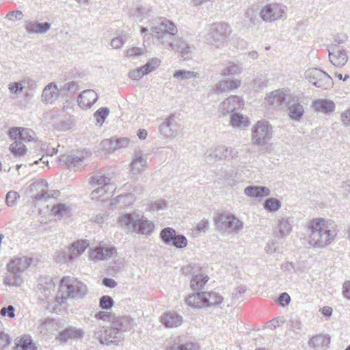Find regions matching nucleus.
I'll return each instance as SVG.
<instances>
[{"label":"nucleus","mask_w":350,"mask_h":350,"mask_svg":"<svg viewBox=\"0 0 350 350\" xmlns=\"http://www.w3.org/2000/svg\"><path fill=\"white\" fill-rule=\"evenodd\" d=\"M88 293L86 285L76 278L65 276L60 280L56 301L63 304L68 298L82 299Z\"/></svg>","instance_id":"7ed1b4c3"},{"label":"nucleus","mask_w":350,"mask_h":350,"mask_svg":"<svg viewBox=\"0 0 350 350\" xmlns=\"http://www.w3.org/2000/svg\"><path fill=\"white\" fill-rule=\"evenodd\" d=\"M50 28L51 24L47 22L38 23L32 21H26L25 30L29 33H45Z\"/></svg>","instance_id":"cd10ccee"},{"label":"nucleus","mask_w":350,"mask_h":350,"mask_svg":"<svg viewBox=\"0 0 350 350\" xmlns=\"http://www.w3.org/2000/svg\"><path fill=\"white\" fill-rule=\"evenodd\" d=\"M38 288L46 298L49 297L55 289V284L52 278L46 276L40 278Z\"/></svg>","instance_id":"f704fd0d"},{"label":"nucleus","mask_w":350,"mask_h":350,"mask_svg":"<svg viewBox=\"0 0 350 350\" xmlns=\"http://www.w3.org/2000/svg\"><path fill=\"white\" fill-rule=\"evenodd\" d=\"M14 342L16 347L20 348L21 350H36L37 349L31 336L28 334H23L16 338Z\"/></svg>","instance_id":"2f4dec72"},{"label":"nucleus","mask_w":350,"mask_h":350,"mask_svg":"<svg viewBox=\"0 0 350 350\" xmlns=\"http://www.w3.org/2000/svg\"><path fill=\"white\" fill-rule=\"evenodd\" d=\"M208 280L207 275L198 274L193 275L190 282L191 288L193 291H198L203 288Z\"/></svg>","instance_id":"79ce46f5"},{"label":"nucleus","mask_w":350,"mask_h":350,"mask_svg":"<svg viewBox=\"0 0 350 350\" xmlns=\"http://www.w3.org/2000/svg\"><path fill=\"white\" fill-rule=\"evenodd\" d=\"M89 243L86 240H81L74 242L68 248V254L65 252H59L57 258L64 262L71 261L81 256L88 247Z\"/></svg>","instance_id":"ddd939ff"},{"label":"nucleus","mask_w":350,"mask_h":350,"mask_svg":"<svg viewBox=\"0 0 350 350\" xmlns=\"http://www.w3.org/2000/svg\"><path fill=\"white\" fill-rule=\"evenodd\" d=\"M98 99L97 94L93 90L83 91L78 97V104L81 108H90Z\"/></svg>","instance_id":"a878e982"},{"label":"nucleus","mask_w":350,"mask_h":350,"mask_svg":"<svg viewBox=\"0 0 350 350\" xmlns=\"http://www.w3.org/2000/svg\"><path fill=\"white\" fill-rule=\"evenodd\" d=\"M10 343V338L8 334L4 332V327L0 321V349L6 348Z\"/></svg>","instance_id":"4d7b16f0"},{"label":"nucleus","mask_w":350,"mask_h":350,"mask_svg":"<svg viewBox=\"0 0 350 350\" xmlns=\"http://www.w3.org/2000/svg\"><path fill=\"white\" fill-rule=\"evenodd\" d=\"M249 119L239 113H233L230 117V124L234 128L244 129L249 126Z\"/></svg>","instance_id":"58836bf2"},{"label":"nucleus","mask_w":350,"mask_h":350,"mask_svg":"<svg viewBox=\"0 0 350 350\" xmlns=\"http://www.w3.org/2000/svg\"><path fill=\"white\" fill-rule=\"evenodd\" d=\"M133 320L129 317L113 318L110 327H98L94 337L103 345L117 344L122 338V333L131 329Z\"/></svg>","instance_id":"f03ea898"},{"label":"nucleus","mask_w":350,"mask_h":350,"mask_svg":"<svg viewBox=\"0 0 350 350\" xmlns=\"http://www.w3.org/2000/svg\"><path fill=\"white\" fill-rule=\"evenodd\" d=\"M31 190L33 189H40V191L38 192L35 196L34 199L36 201H39L41 200H47L50 198H55L59 194L58 191L55 190H49L46 189L47 187V182L45 180H39L34 183L31 185Z\"/></svg>","instance_id":"6ab92c4d"},{"label":"nucleus","mask_w":350,"mask_h":350,"mask_svg":"<svg viewBox=\"0 0 350 350\" xmlns=\"http://www.w3.org/2000/svg\"><path fill=\"white\" fill-rule=\"evenodd\" d=\"M19 197L20 196L16 191H8L5 196V202L7 205L9 206H12L15 205Z\"/></svg>","instance_id":"69168bd1"},{"label":"nucleus","mask_w":350,"mask_h":350,"mask_svg":"<svg viewBox=\"0 0 350 350\" xmlns=\"http://www.w3.org/2000/svg\"><path fill=\"white\" fill-rule=\"evenodd\" d=\"M21 81L25 89L27 88L28 90H34L38 87L37 81L31 77H25Z\"/></svg>","instance_id":"e2e57ef3"},{"label":"nucleus","mask_w":350,"mask_h":350,"mask_svg":"<svg viewBox=\"0 0 350 350\" xmlns=\"http://www.w3.org/2000/svg\"><path fill=\"white\" fill-rule=\"evenodd\" d=\"M116 254V248L114 246L100 244L98 246L90 248L89 258L94 262L107 260Z\"/></svg>","instance_id":"9b49d317"},{"label":"nucleus","mask_w":350,"mask_h":350,"mask_svg":"<svg viewBox=\"0 0 350 350\" xmlns=\"http://www.w3.org/2000/svg\"><path fill=\"white\" fill-rule=\"evenodd\" d=\"M178 32L175 24L171 21L163 18L161 21L151 29V34L153 37L163 40L167 35L174 36Z\"/></svg>","instance_id":"1a4fd4ad"},{"label":"nucleus","mask_w":350,"mask_h":350,"mask_svg":"<svg viewBox=\"0 0 350 350\" xmlns=\"http://www.w3.org/2000/svg\"><path fill=\"white\" fill-rule=\"evenodd\" d=\"M154 224L147 219H136L133 224V231L142 234L150 235L154 230Z\"/></svg>","instance_id":"393cba45"},{"label":"nucleus","mask_w":350,"mask_h":350,"mask_svg":"<svg viewBox=\"0 0 350 350\" xmlns=\"http://www.w3.org/2000/svg\"><path fill=\"white\" fill-rule=\"evenodd\" d=\"M161 61L157 58H153L148 61L144 66H142L146 75L154 70L159 65Z\"/></svg>","instance_id":"680f3d73"},{"label":"nucleus","mask_w":350,"mask_h":350,"mask_svg":"<svg viewBox=\"0 0 350 350\" xmlns=\"http://www.w3.org/2000/svg\"><path fill=\"white\" fill-rule=\"evenodd\" d=\"M308 243L314 248L321 249L330 245L335 239L338 229L334 221L323 218L311 220L308 226Z\"/></svg>","instance_id":"f257e3e1"},{"label":"nucleus","mask_w":350,"mask_h":350,"mask_svg":"<svg viewBox=\"0 0 350 350\" xmlns=\"http://www.w3.org/2000/svg\"><path fill=\"white\" fill-rule=\"evenodd\" d=\"M101 148L107 152H113L116 150L114 139L113 138L106 139L100 143Z\"/></svg>","instance_id":"13d9d810"},{"label":"nucleus","mask_w":350,"mask_h":350,"mask_svg":"<svg viewBox=\"0 0 350 350\" xmlns=\"http://www.w3.org/2000/svg\"><path fill=\"white\" fill-rule=\"evenodd\" d=\"M9 149L14 157L23 156L27 151L26 147L23 143L18 140H15L12 143Z\"/></svg>","instance_id":"c03bdc74"},{"label":"nucleus","mask_w":350,"mask_h":350,"mask_svg":"<svg viewBox=\"0 0 350 350\" xmlns=\"http://www.w3.org/2000/svg\"><path fill=\"white\" fill-rule=\"evenodd\" d=\"M236 157H237V152L232 148L226 147L225 146H218L214 149H211L208 155L210 160L233 159Z\"/></svg>","instance_id":"aec40b11"},{"label":"nucleus","mask_w":350,"mask_h":350,"mask_svg":"<svg viewBox=\"0 0 350 350\" xmlns=\"http://www.w3.org/2000/svg\"><path fill=\"white\" fill-rule=\"evenodd\" d=\"M83 336L84 332L81 329L70 326L59 333V339L61 342H66L69 340H81Z\"/></svg>","instance_id":"4be33fe9"},{"label":"nucleus","mask_w":350,"mask_h":350,"mask_svg":"<svg viewBox=\"0 0 350 350\" xmlns=\"http://www.w3.org/2000/svg\"><path fill=\"white\" fill-rule=\"evenodd\" d=\"M146 72L144 71V68H142V66L138 68L137 69L131 70L129 72V77L133 79V80H139L143 76L146 75Z\"/></svg>","instance_id":"774afa93"},{"label":"nucleus","mask_w":350,"mask_h":350,"mask_svg":"<svg viewBox=\"0 0 350 350\" xmlns=\"http://www.w3.org/2000/svg\"><path fill=\"white\" fill-rule=\"evenodd\" d=\"M281 202L274 198L266 199L263 203V207L269 212H276L281 208Z\"/></svg>","instance_id":"49530a36"},{"label":"nucleus","mask_w":350,"mask_h":350,"mask_svg":"<svg viewBox=\"0 0 350 350\" xmlns=\"http://www.w3.org/2000/svg\"><path fill=\"white\" fill-rule=\"evenodd\" d=\"M240 72L241 69L237 65L234 64H230L228 66L223 69L221 75L224 77H230L239 74Z\"/></svg>","instance_id":"6e6d98bb"},{"label":"nucleus","mask_w":350,"mask_h":350,"mask_svg":"<svg viewBox=\"0 0 350 350\" xmlns=\"http://www.w3.org/2000/svg\"><path fill=\"white\" fill-rule=\"evenodd\" d=\"M169 46L181 53L182 58L185 60L190 58L192 52L194 50V46L189 45L183 40L179 39L176 43H169Z\"/></svg>","instance_id":"bb28decb"},{"label":"nucleus","mask_w":350,"mask_h":350,"mask_svg":"<svg viewBox=\"0 0 350 350\" xmlns=\"http://www.w3.org/2000/svg\"><path fill=\"white\" fill-rule=\"evenodd\" d=\"M286 105L289 118L295 122H299L305 111L301 98L297 95H289Z\"/></svg>","instance_id":"f8f14e48"},{"label":"nucleus","mask_w":350,"mask_h":350,"mask_svg":"<svg viewBox=\"0 0 350 350\" xmlns=\"http://www.w3.org/2000/svg\"><path fill=\"white\" fill-rule=\"evenodd\" d=\"M231 33L230 27L224 23H215L211 27V32L206 40L211 44L219 47Z\"/></svg>","instance_id":"6e6552de"},{"label":"nucleus","mask_w":350,"mask_h":350,"mask_svg":"<svg viewBox=\"0 0 350 350\" xmlns=\"http://www.w3.org/2000/svg\"><path fill=\"white\" fill-rule=\"evenodd\" d=\"M187 239L183 234H176L174 237L172 238L170 245L174 246L177 249H182L187 246Z\"/></svg>","instance_id":"603ef678"},{"label":"nucleus","mask_w":350,"mask_h":350,"mask_svg":"<svg viewBox=\"0 0 350 350\" xmlns=\"http://www.w3.org/2000/svg\"><path fill=\"white\" fill-rule=\"evenodd\" d=\"M256 21L257 17L254 9H247L244 14L243 22L245 25L252 27L256 24Z\"/></svg>","instance_id":"8fccbe9b"},{"label":"nucleus","mask_w":350,"mask_h":350,"mask_svg":"<svg viewBox=\"0 0 350 350\" xmlns=\"http://www.w3.org/2000/svg\"><path fill=\"white\" fill-rule=\"evenodd\" d=\"M329 59L335 66H343L348 60V56L345 50H338L331 52L329 50Z\"/></svg>","instance_id":"473e14b6"},{"label":"nucleus","mask_w":350,"mask_h":350,"mask_svg":"<svg viewBox=\"0 0 350 350\" xmlns=\"http://www.w3.org/2000/svg\"><path fill=\"white\" fill-rule=\"evenodd\" d=\"M150 10L146 8L140 7L138 8L133 14V16L136 19H139L142 21L144 18H148L150 16Z\"/></svg>","instance_id":"052dcab7"},{"label":"nucleus","mask_w":350,"mask_h":350,"mask_svg":"<svg viewBox=\"0 0 350 350\" xmlns=\"http://www.w3.org/2000/svg\"><path fill=\"white\" fill-rule=\"evenodd\" d=\"M176 232L170 227H167L161 230L160 232V238L166 245H170L172 238L174 237Z\"/></svg>","instance_id":"de8ad7c7"},{"label":"nucleus","mask_w":350,"mask_h":350,"mask_svg":"<svg viewBox=\"0 0 350 350\" xmlns=\"http://www.w3.org/2000/svg\"><path fill=\"white\" fill-rule=\"evenodd\" d=\"M162 323L167 327H174L180 325L182 322V317L174 312L165 313L161 317Z\"/></svg>","instance_id":"72a5a7b5"},{"label":"nucleus","mask_w":350,"mask_h":350,"mask_svg":"<svg viewBox=\"0 0 350 350\" xmlns=\"http://www.w3.org/2000/svg\"><path fill=\"white\" fill-rule=\"evenodd\" d=\"M330 342V338L327 335H318L312 337L308 342V345L313 349H327Z\"/></svg>","instance_id":"c9c22d12"},{"label":"nucleus","mask_w":350,"mask_h":350,"mask_svg":"<svg viewBox=\"0 0 350 350\" xmlns=\"http://www.w3.org/2000/svg\"><path fill=\"white\" fill-rule=\"evenodd\" d=\"M114 301L110 296L103 295L99 299V307L103 310H109L113 306Z\"/></svg>","instance_id":"bf43d9fd"},{"label":"nucleus","mask_w":350,"mask_h":350,"mask_svg":"<svg viewBox=\"0 0 350 350\" xmlns=\"http://www.w3.org/2000/svg\"><path fill=\"white\" fill-rule=\"evenodd\" d=\"M167 350H196L199 349L197 343L187 340L184 336L171 337L167 340Z\"/></svg>","instance_id":"dca6fc26"},{"label":"nucleus","mask_w":350,"mask_h":350,"mask_svg":"<svg viewBox=\"0 0 350 350\" xmlns=\"http://www.w3.org/2000/svg\"><path fill=\"white\" fill-rule=\"evenodd\" d=\"M244 100L239 96H230L225 99L219 106L218 111L223 116L242 109L244 106Z\"/></svg>","instance_id":"4468645a"},{"label":"nucleus","mask_w":350,"mask_h":350,"mask_svg":"<svg viewBox=\"0 0 350 350\" xmlns=\"http://www.w3.org/2000/svg\"><path fill=\"white\" fill-rule=\"evenodd\" d=\"M60 90L57 85L51 82L46 85L41 94V101L45 104H53L59 96Z\"/></svg>","instance_id":"412c9836"},{"label":"nucleus","mask_w":350,"mask_h":350,"mask_svg":"<svg viewBox=\"0 0 350 350\" xmlns=\"http://www.w3.org/2000/svg\"><path fill=\"white\" fill-rule=\"evenodd\" d=\"M51 213L56 219H60L64 217H70L71 215V208L66 204L58 203L53 206Z\"/></svg>","instance_id":"4c0bfd02"},{"label":"nucleus","mask_w":350,"mask_h":350,"mask_svg":"<svg viewBox=\"0 0 350 350\" xmlns=\"http://www.w3.org/2000/svg\"><path fill=\"white\" fill-rule=\"evenodd\" d=\"M256 349L255 350H266L267 348H277V345L279 344V338L273 339L272 345H269L271 341L269 339H265L262 336L254 338Z\"/></svg>","instance_id":"a19ab883"},{"label":"nucleus","mask_w":350,"mask_h":350,"mask_svg":"<svg viewBox=\"0 0 350 350\" xmlns=\"http://www.w3.org/2000/svg\"><path fill=\"white\" fill-rule=\"evenodd\" d=\"M228 81H220L212 89V92L215 94H219L224 92L228 91Z\"/></svg>","instance_id":"338daca9"},{"label":"nucleus","mask_w":350,"mask_h":350,"mask_svg":"<svg viewBox=\"0 0 350 350\" xmlns=\"http://www.w3.org/2000/svg\"><path fill=\"white\" fill-rule=\"evenodd\" d=\"M288 330L293 332L297 336H301L302 331L301 322L297 319H293L288 323Z\"/></svg>","instance_id":"5fc2aeb1"},{"label":"nucleus","mask_w":350,"mask_h":350,"mask_svg":"<svg viewBox=\"0 0 350 350\" xmlns=\"http://www.w3.org/2000/svg\"><path fill=\"white\" fill-rule=\"evenodd\" d=\"M55 330V325L53 319H46L38 327V331L41 334L53 333Z\"/></svg>","instance_id":"09e8293b"},{"label":"nucleus","mask_w":350,"mask_h":350,"mask_svg":"<svg viewBox=\"0 0 350 350\" xmlns=\"http://www.w3.org/2000/svg\"><path fill=\"white\" fill-rule=\"evenodd\" d=\"M206 292L198 293L189 295L186 299L187 304L193 308H202L206 306Z\"/></svg>","instance_id":"e433bc0d"},{"label":"nucleus","mask_w":350,"mask_h":350,"mask_svg":"<svg viewBox=\"0 0 350 350\" xmlns=\"http://www.w3.org/2000/svg\"><path fill=\"white\" fill-rule=\"evenodd\" d=\"M109 112V109L106 107L101 108L96 111L94 115L96 120V122L98 124H102L104 122L106 117L108 116Z\"/></svg>","instance_id":"0e129e2a"},{"label":"nucleus","mask_w":350,"mask_h":350,"mask_svg":"<svg viewBox=\"0 0 350 350\" xmlns=\"http://www.w3.org/2000/svg\"><path fill=\"white\" fill-rule=\"evenodd\" d=\"M287 7L280 3H269L260 12V18L265 22L284 20L286 18Z\"/></svg>","instance_id":"0eeeda50"},{"label":"nucleus","mask_w":350,"mask_h":350,"mask_svg":"<svg viewBox=\"0 0 350 350\" xmlns=\"http://www.w3.org/2000/svg\"><path fill=\"white\" fill-rule=\"evenodd\" d=\"M180 131V125L174 116H170L159 126L161 135L166 138L175 137Z\"/></svg>","instance_id":"2eb2a0df"},{"label":"nucleus","mask_w":350,"mask_h":350,"mask_svg":"<svg viewBox=\"0 0 350 350\" xmlns=\"http://www.w3.org/2000/svg\"><path fill=\"white\" fill-rule=\"evenodd\" d=\"M146 163V156L143 154L141 151H136L131 163V171L133 174L139 173L144 170Z\"/></svg>","instance_id":"7c9ffc66"},{"label":"nucleus","mask_w":350,"mask_h":350,"mask_svg":"<svg viewBox=\"0 0 350 350\" xmlns=\"http://www.w3.org/2000/svg\"><path fill=\"white\" fill-rule=\"evenodd\" d=\"M135 221V219L132 217L131 214H124L120 217L118 219L119 224L124 228L125 229H132L133 224Z\"/></svg>","instance_id":"3c124183"},{"label":"nucleus","mask_w":350,"mask_h":350,"mask_svg":"<svg viewBox=\"0 0 350 350\" xmlns=\"http://www.w3.org/2000/svg\"><path fill=\"white\" fill-rule=\"evenodd\" d=\"M306 79L314 86L324 90L333 85L332 77L325 72L317 68H309L305 72Z\"/></svg>","instance_id":"423d86ee"},{"label":"nucleus","mask_w":350,"mask_h":350,"mask_svg":"<svg viewBox=\"0 0 350 350\" xmlns=\"http://www.w3.org/2000/svg\"><path fill=\"white\" fill-rule=\"evenodd\" d=\"M200 73L187 70H178L173 74V77L178 80H189L193 78H198Z\"/></svg>","instance_id":"37998d69"},{"label":"nucleus","mask_w":350,"mask_h":350,"mask_svg":"<svg viewBox=\"0 0 350 350\" xmlns=\"http://www.w3.org/2000/svg\"><path fill=\"white\" fill-rule=\"evenodd\" d=\"M286 96V90L279 89L271 92L265 99L269 105L278 108L284 104Z\"/></svg>","instance_id":"b1692460"},{"label":"nucleus","mask_w":350,"mask_h":350,"mask_svg":"<svg viewBox=\"0 0 350 350\" xmlns=\"http://www.w3.org/2000/svg\"><path fill=\"white\" fill-rule=\"evenodd\" d=\"M90 184L92 188L96 187L91 193L90 197L92 200L99 199L109 189L110 179L100 174H96L92 177Z\"/></svg>","instance_id":"9d476101"},{"label":"nucleus","mask_w":350,"mask_h":350,"mask_svg":"<svg viewBox=\"0 0 350 350\" xmlns=\"http://www.w3.org/2000/svg\"><path fill=\"white\" fill-rule=\"evenodd\" d=\"M217 228L230 233H237L242 230L243 223L234 215L230 213H221L215 219Z\"/></svg>","instance_id":"39448f33"},{"label":"nucleus","mask_w":350,"mask_h":350,"mask_svg":"<svg viewBox=\"0 0 350 350\" xmlns=\"http://www.w3.org/2000/svg\"><path fill=\"white\" fill-rule=\"evenodd\" d=\"M223 297L215 292H206V306H219L221 304Z\"/></svg>","instance_id":"a18cd8bd"},{"label":"nucleus","mask_w":350,"mask_h":350,"mask_svg":"<svg viewBox=\"0 0 350 350\" xmlns=\"http://www.w3.org/2000/svg\"><path fill=\"white\" fill-rule=\"evenodd\" d=\"M23 283V278L18 273H14L8 271L6 274L3 284L10 287H18L20 286Z\"/></svg>","instance_id":"ea45409f"},{"label":"nucleus","mask_w":350,"mask_h":350,"mask_svg":"<svg viewBox=\"0 0 350 350\" xmlns=\"http://www.w3.org/2000/svg\"><path fill=\"white\" fill-rule=\"evenodd\" d=\"M59 162L67 168L75 170L82 167L83 159L72 154H64L59 157Z\"/></svg>","instance_id":"5701e85b"},{"label":"nucleus","mask_w":350,"mask_h":350,"mask_svg":"<svg viewBox=\"0 0 350 350\" xmlns=\"http://www.w3.org/2000/svg\"><path fill=\"white\" fill-rule=\"evenodd\" d=\"M244 193L250 198H260L269 196L270 189L265 186H247L244 189Z\"/></svg>","instance_id":"c85d7f7f"},{"label":"nucleus","mask_w":350,"mask_h":350,"mask_svg":"<svg viewBox=\"0 0 350 350\" xmlns=\"http://www.w3.org/2000/svg\"><path fill=\"white\" fill-rule=\"evenodd\" d=\"M272 127L267 121H258L252 129L253 143L258 146H265L271 139Z\"/></svg>","instance_id":"20e7f679"},{"label":"nucleus","mask_w":350,"mask_h":350,"mask_svg":"<svg viewBox=\"0 0 350 350\" xmlns=\"http://www.w3.org/2000/svg\"><path fill=\"white\" fill-rule=\"evenodd\" d=\"M312 107L317 111L325 114H330L335 110L334 103L329 99L321 98L314 100Z\"/></svg>","instance_id":"c756f323"},{"label":"nucleus","mask_w":350,"mask_h":350,"mask_svg":"<svg viewBox=\"0 0 350 350\" xmlns=\"http://www.w3.org/2000/svg\"><path fill=\"white\" fill-rule=\"evenodd\" d=\"M293 219L290 217L278 216L273 227L274 233L278 237H285L293 229Z\"/></svg>","instance_id":"f3484780"},{"label":"nucleus","mask_w":350,"mask_h":350,"mask_svg":"<svg viewBox=\"0 0 350 350\" xmlns=\"http://www.w3.org/2000/svg\"><path fill=\"white\" fill-rule=\"evenodd\" d=\"M21 140L24 141L25 142H36L37 137L35 132L33 130L27 128H23V130H21Z\"/></svg>","instance_id":"864d4df0"},{"label":"nucleus","mask_w":350,"mask_h":350,"mask_svg":"<svg viewBox=\"0 0 350 350\" xmlns=\"http://www.w3.org/2000/svg\"><path fill=\"white\" fill-rule=\"evenodd\" d=\"M32 258L26 256L19 255L12 258L8 264V271L21 273L25 271L31 264Z\"/></svg>","instance_id":"a211bd4d"}]
</instances>
